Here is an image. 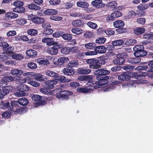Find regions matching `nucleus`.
Listing matches in <instances>:
<instances>
[{"mask_svg": "<svg viewBox=\"0 0 153 153\" xmlns=\"http://www.w3.org/2000/svg\"><path fill=\"white\" fill-rule=\"evenodd\" d=\"M97 61H98V63L99 65L100 68L101 67L102 65H104L106 63L105 61L106 59L105 57L103 56H100L97 58Z\"/></svg>", "mask_w": 153, "mask_h": 153, "instance_id": "nucleus-35", "label": "nucleus"}, {"mask_svg": "<svg viewBox=\"0 0 153 153\" xmlns=\"http://www.w3.org/2000/svg\"><path fill=\"white\" fill-rule=\"evenodd\" d=\"M91 71L90 69H88L86 67L79 68L77 69L78 73L82 75H87L90 73Z\"/></svg>", "mask_w": 153, "mask_h": 153, "instance_id": "nucleus-16", "label": "nucleus"}, {"mask_svg": "<svg viewBox=\"0 0 153 153\" xmlns=\"http://www.w3.org/2000/svg\"><path fill=\"white\" fill-rule=\"evenodd\" d=\"M71 31L73 33L79 35L82 33V30L80 28H74L71 29Z\"/></svg>", "mask_w": 153, "mask_h": 153, "instance_id": "nucleus-41", "label": "nucleus"}, {"mask_svg": "<svg viewBox=\"0 0 153 153\" xmlns=\"http://www.w3.org/2000/svg\"><path fill=\"white\" fill-rule=\"evenodd\" d=\"M76 5L78 7L86 9L89 6V4L86 1H77Z\"/></svg>", "mask_w": 153, "mask_h": 153, "instance_id": "nucleus-28", "label": "nucleus"}, {"mask_svg": "<svg viewBox=\"0 0 153 153\" xmlns=\"http://www.w3.org/2000/svg\"><path fill=\"white\" fill-rule=\"evenodd\" d=\"M53 32V30L51 29H46L43 31L42 33L46 35L51 34Z\"/></svg>", "mask_w": 153, "mask_h": 153, "instance_id": "nucleus-56", "label": "nucleus"}, {"mask_svg": "<svg viewBox=\"0 0 153 153\" xmlns=\"http://www.w3.org/2000/svg\"><path fill=\"white\" fill-rule=\"evenodd\" d=\"M61 47V45H54L48 49L47 52L52 55H56L58 52V49Z\"/></svg>", "mask_w": 153, "mask_h": 153, "instance_id": "nucleus-10", "label": "nucleus"}, {"mask_svg": "<svg viewBox=\"0 0 153 153\" xmlns=\"http://www.w3.org/2000/svg\"><path fill=\"white\" fill-rule=\"evenodd\" d=\"M27 7L30 9L34 10H40L41 8L40 7L34 4H31L28 5Z\"/></svg>", "mask_w": 153, "mask_h": 153, "instance_id": "nucleus-43", "label": "nucleus"}, {"mask_svg": "<svg viewBox=\"0 0 153 153\" xmlns=\"http://www.w3.org/2000/svg\"><path fill=\"white\" fill-rule=\"evenodd\" d=\"M144 49V47L142 45H135L133 48L134 51V55L135 57L139 58L146 56L148 52L145 50Z\"/></svg>", "mask_w": 153, "mask_h": 153, "instance_id": "nucleus-4", "label": "nucleus"}, {"mask_svg": "<svg viewBox=\"0 0 153 153\" xmlns=\"http://www.w3.org/2000/svg\"><path fill=\"white\" fill-rule=\"evenodd\" d=\"M97 52L94 50V51H89L84 53V55L86 56H91L97 54Z\"/></svg>", "mask_w": 153, "mask_h": 153, "instance_id": "nucleus-61", "label": "nucleus"}, {"mask_svg": "<svg viewBox=\"0 0 153 153\" xmlns=\"http://www.w3.org/2000/svg\"><path fill=\"white\" fill-rule=\"evenodd\" d=\"M62 38L65 40L70 41L72 39V36L70 34H65L64 33L62 36Z\"/></svg>", "mask_w": 153, "mask_h": 153, "instance_id": "nucleus-48", "label": "nucleus"}, {"mask_svg": "<svg viewBox=\"0 0 153 153\" xmlns=\"http://www.w3.org/2000/svg\"><path fill=\"white\" fill-rule=\"evenodd\" d=\"M19 104L22 105H26L28 104V100L25 97H22L18 100Z\"/></svg>", "mask_w": 153, "mask_h": 153, "instance_id": "nucleus-32", "label": "nucleus"}, {"mask_svg": "<svg viewBox=\"0 0 153 153\" xmlns=\"http://www.w3.org/2000/svg\"><path fill=\"white\" fill-rule=\"evenodd\" d=\"M38 31L36 29H30L27 31V33L29 35L32 36H36L38 34Z\"/></svg>", "mask_w": 153, "mask_h": 153, "instance_id": "nucleus-46", "label": "nucleus"}, {"mask_svg": "<svg viewBox=\"0 0 153 153\" xmlns=\"http://www.w3.org/2000/svg\"><path fill=\"white\" fill-rule=\"evenodd\" d=\"M77 91L80 93H88L89 92V89L86 87H78L76 89Z\"/></svg>", "mask_w": 153, "mask_h": 153, "instance_id": "nucleus-39", "label": "nucleus"}, {"mask_svg": "<svg viewBox=\"0 0 153 153\" xmlns=\"http://www.w3.org/2000/svg\"><path fill=\"white\" fill-rule=\"evenodd\" d=\"M63 33H64L63 32L58 31L53 33V37L56 38L59 37L60 36L62 37Z\"/></svg>", "mask_w": 153, "mask_h": 153, "instance_id": "nucleus-63", "label": "nucleus"}, {"mask_svg": "<svg viewBox=\"0 0 153 153\" xmlns=\"http://www.w3.org/2000/svg\"><path fill=\"white\" fill-rule=\"evenodd\" d=\"M114 26L118 29L116 30V31L118 33L120 34L126 32V29L123 28L124 25V22L120 20H118L114 22L113 23Z\"/></svg>", "mask_w": 153, "mask_h": 153, "instance_id": "nucleus-7", "label": "nucleus"}, {"mask_svg": "<svg viewBox=\"0 0 153 153\" xmlns=\"http://www.w3.org/2000/svg\"><path fill=\"white\" fill-rule=\"evenodd\" d=\"M62 71L64 75L71 76L75 74L74 69L67 66L63 69Z\"/></svg>", "mask_w": 153, "mask_h": 153, "instance_id": "nucleus-14", "label": "nucleus"}, {"mask_svg": "<svg viewBox=\"0 0 153 153\" xmlns=\"http://www.w3.org/2000/svg\"><path fill=\"white\" fill-rule=\"evenodd\" d=\"M13 87L12 86L6 85L4 87H3L2 91L0 90V91H1L0 94L4 97L5 95L8 94L10 91H12L13 89Z\"/></svg>", "mask_w": 153, "mask_h": 153, "instance_id": "nucleus-11", "label": "nucleus"}, {"mask_svg": "<svg viewBox=\"0 0 153 153\" xmlns=\"http://www.w3.org/2000/svg\"><path fill=\"white\" fill-rule=\"evenodd\" d=\"M60 1V0H50L49 3L52 5H56L59 4Z\"/></svg>", "mask_w": 153, "mask_h": 153, "instance_id": "nucleus-64", "label": "nucleus"}, {"mask_svg": "<svg viewBox=\"0 0 153 153\" xmlns=\"http://www.w3.org/2000/svg\"><path fill=\"white\" fill-rule=\"evenodd\" d=\"M61 53L64 54H67L71 52V48L65 47L62 48L60 50Z\"/></svg>", "mask_w": 153, "mask_h": 153, "instance_id": "nucleus-40", "label": "nucleus"}, {"mask_svg": "<svg viewBox=\"0 0 153 153\" xmlns=\"http://www.w3.org/2000/svg\"><path fill=\"white\" fill-rule=\"evenodd\" d=\"M143 38L146 39H153V35L149 33H145L143 35Z\"/></svg>", "mask_w": 153, "mask_h": 153, "instance_id": "nucleus-58", "label": "nucleus"}, {"mask_svg": "<svg viewBox=\"0 0 153 153\" xmlns=\"http://www.w3.org/2000/svg\"><path fill=\"white\" fill-rule=\"evenodd\" d=\"M45 83L46 85V88L49 89L53 88L55 85L57 83V81L55 80H51L45 81Z\"/></svg>", "mask_w": 153, "mask_h": 153, "instance_id": "nucleus-15", "label": "nucleus"}, {"mask_svg": "<svg viewBox=\"0 0 153 153\" xmlns=\"http://www.w3.org/2000/svg\"><path fill=\"white\" fill-rule=\"evenodd\" d=\"M86 62L89 64V67L91 69H99L100 68L97 59L95 58H91L87 59Z\"/></svg>", "mask_w": 153, "mask_h": 153, "instance_id": "nucleus-9", "label": "nucleus"}, {"mask_svg": "<svg viewBox=\"0 0 153 153\" xmlns=\"http://www.w3.org/2000/svg\"><path fill=\"white\" fill-rule=\"evenodd\" d=\"M0 46L3 48V50L6 52H8L12 55V58L14 59L21 60L24 58V56L22 54H16L12 51L14 50V48L10 46L7 42H0Z\"/></svg>", "mask_w": 153, "mask_h": 153, "instance_id": "nucleus-2", "label": "nucleus"}, {"mask_svg": "<svg viewBox=\"0 0 153 153\" xmlns=\"http://www.w3.org/2000/svg\"><path fill=\"white\" fill-rule=\"evenodd\" d=\"M122 15V13L119 11H116L111 14V16L113 18H114L120 17Z\"/></svg>", "mask_w": 153, "mask_h": 153, "instance_id": "nucleus-51", "label": "nucleus"}, {"mask_svg": "<svg viewBox=\"0 0 153 153\" xmlns=\"http://www.w3.org/2000/svg\"><path fill=\"white\" fill-rule=\"evenodd\" d=\"M145 31V28L141 27L135 28L133 30L134 33L137 35H139L144 33Z\"/></svg>", "mask_w": 153, "mask_h": 153, "instance_id": "nucleus-23", "label": "nucleus"}, {"mask_svg": "<svg viewBox=\"0 0 153 153\" xmlns=\"http://www.w3.org/2000/svg\"><path fill=\"white\" fill-rule=\"evenodd\" d=\"M45 74L48 76L51 77H54L55 78H56L58 74L54 71L50 70L47 71L45 72Z\"/></svg>", "mask_w": 153, "mask_h": 153, "instance_id": "nucleus-38", "label": "nucleus"}, {"mask_svg": "<svg viewBox=\"0 0 153 153\" xmlns=\"http://www.w3.org/2000/svg\"><path fill=\"white\" fill-rule=\"evenodd\" d=\"M140 58L137 57L128 58L127 60V61L131 64H136L139 63L141 61Z\"/></svg>", "mask_w": 153, "mask_h": 153, "instance_id": "nucleus-21", "label": "nucleus"}, {"mask_svg": "<svg viewBox=\"0 0 153 153\" xmlns=\"http://www.w3.org/2000/svg\"><path fill=\"white\" fill-rule=\"evenodd\" d=\"M19 104V102L18 101V100L17 101H13L11 102V103H10V106L11 107L10 110L11 111H15L16 110V108H17V107H18Z\"/></svg>", "mask_w": 153, "mask_h": 153, "instance_id": "nucleus-25", "label": "nucleus"}, {"mask_svg": "<svg viewBox=\"0 0 153 153\" xmlns=\"http://www.w3.org/2000/svg\"><path fill=\"white\" fill-rule=\"evenodd\" d=\"M137 41L133 39H129L126 40L125 42V44L127 46H131L134 45L137 43Z\"/></svg>", "mask_w": 153, "mask_h": 153, "instance_id": "nucleus-36", "label": "nucleus"}, {"mask_svg": "<svg viewBox=\"0 0 153 153\" xmlns=\"http://www.w3.org/2000/svg\"><path fill=\"white\" fill-rule=\"evenodd\" d=\"M142 71H138L134 72L132 74V78L140 79H143L142 76Z\"/></svg>", "mask_w": 153, "mask_h": 153, "instance_id": "nucleus-27", "label": "nucleus"}, {"mask_svg": "<svg viewBox=\"0 0 153 153\" xmlns=\"http://www.w3.org/2000/svg\"><path fill=\"white\" fill-rule=\"evenodd\" d=\"M37 62L40 65H48L50 63L49 62L47 59H42L37 60Z\"/></svg>", "mask_w": 153, "mask_h": 153, "instance_id": "nucleus-52", "label": "nucleus"}, {"mask_svg": "<svg viewBox=\"0 0 153 153\" xmlns=\"http://www.w3.org/2000/svg\"><path fill=\"white\" fill-rule=\"evenodd\" d=\"M110 71L106 70L100 69L96 70L94 74L97 75L94 80L92 77L90 75H86L85 81L89 82H93L95 83L96 85L94 86L95 88H98L100 86H106L108 84V80L109 77L108 76H102L109 74Z\"/></svg>", "mask_w": 153, "mask_h": 153, "instance_id": "nucleus-1", "label": "nucleus"}, {"mask_svg": "<svg viewBox=\"0 0 153 153\" xmlns=\"http://www.w3.org/2000/svg\"><path fill=\"white\" fill-rule=\"evenodd\" d=\"M84 47L87 49H95L96 45L94 42H91L85 44Z\"/></svg>", "mask_w": 153, "mask_h": 153, "instance_id": "nucleus-33", "label": "nucleus"}, {"mask_svg": "<svg viewBox=\"0 0 153 153\" xmlns=\"http://www.w3.org/2000/svg\"><path fill=\"white\" fill-rule=\"evenodd\" d=\"M134 68V66L129 65L125 66L123 67V69L124 70L128 71H132Z\"/></svg>", "mask_w": 153, "mask_h": 153, "instance_id": "nucleus-55", "label": "nucleus"}, {"mask_svg": "<svg viewBox=\"0 0 153 153\" xmlns=\"http://www.w3.org/2000/svg\"><path fill=\"white\" fill-rule=\"evenodd\" d=\"M94 50L97 53H105L106 51V47L103 46H98L95 47Z\"/></svg>", "mask_w": 153, "mask_h": 153, "instance_id": "nucleus-18", "label": "nucleus"}, {"mask_svg": "<svg viewBox=\"0 0 153 153\" xmlns=\"http://www.w3.org/2000/svg\"><path fill=\"white\" fill-rule=\"evenodd\" d=\"M54 79L56 80L59 81L61 82H66V79L65 77L63 76H62L61 75H57L56 78H55Z\"/></svg>", "mask_w": 153, "mask_h": 153, "instance_id": "nucleus-45", "label": "nucleus"}, {"mask_svg": "<svg viewBox=\"0 0 153 153\" xmlns=\"http://www.w3.org/2000/svg\"><path fill=\"white\" fill-rule=\"evenodd\" d=\"M11 113L8 111H5L1 114V116L7 119L11 117Z\"/></svg>", "mask_w": 153, "mask_h": 153, "instance_id": "nucleus-50", "label": "nucleus"}, {"mask_svg": "<svg viewBox=\"0 0 153 153\" xmlns=\"http://www.w3.org/2000/svg\"><path fill=\"white\" fill-rule=\"evenodd\" d=\"M126 53L125 52L119 53L117 54V58L113 61L114 64L117 65H122L125 62V60L123 56H126Z\"/></svg>", "mask_w": 153, "mask_h": 153, "instance_id": "nucleus-8", "label": "nucleus"}, {"mask_svg": "<svg viewBox=\"0 0 153 153\" xmlns=\"http://www.w3.org/2000/svg\"><path fill=\"white\" fill-rule=\"evenodd\" d=\"M18 91L14 93V94L16 97H23L25 95V92L27 91L29 89V87L25 84H21L17 87Z\"/></svg>", "mask_w": 153, "mask_h": 153, "instance_id": "nucleus-5", "label": "nucleus"}, {"mask_svg": "<svg viewBox=\"0 0 153 153\" xmlns=\"http://www.w3.org/2000/svg\"><path fill=\"white\" fill-rule=\"evenodd\" d=\"M72 25L76 27H82L83 25V22L81 20H74L72 23Z\"/></svg>", "mask_w": 153, "mask_h": 153, "instance_id": "nucleus-26", "label": "nucleus"}, {"mask_svg": "<svg viewBox=\"0 0 153 153\" xmlns=\"http://www.w3.org/2000/svg\"><path fill=\"white\" fill-rule=\"evenodd\" d=\"M87 25H88V26H89L90 27L93 29H95L97 27V24L95 23L91 22H88L87 23Z\"/></svg>", "mask_w": 153, "mask_h": 153, "instance_id": "nucleus-57", "label": "nucleus"}, {"mask_svg": "<svg viewBox=\"0 0 153 153\" xmlns=\"http://www.w3.org/2000/svg\"><path fill=\"white\" fill-rule=\"evenodd\" d=\"M124 41L121 39L115 40L112 42V44H113L114 46H120L122 45Z\"/></svg>", "mask_w": 153, "mask_h": 153, "instance_id": "nucleus-44", "label": "nucleus"}, {"mask_svg": "<svg viewBox=\"0 0 153 153\" xmlns=\"http://www.w3.org/2000/svg\"><path fill=\"white\" fill-rule=\"evenodd\" d=\"M4 79L6 81L7 83L8 82H11L13 81L16 80L18 79L14 76H6L4 78Z\"/></svg>", "mask_w": 153, "mask_h": 153, "instance_id": "nucleus-37", "label": "nucleus"}, {"mask_svg": "<svg viewBox=\"0 0 153 153\" xmlns=\"http://www.w3.org/2000/svg\"><path fill=\"white\" fill-rule=\"evenodd\" d=\"M27 66L29 68L35 69L37 67V65L33 62H30L28 63Z\"/></svg>", "mask_w": 153, "mask_h": 153, "instance_id": "nucleus-54", "label": "nucleus"}, {"mask_svg": "<svg viewBox=\"0 0 153 153\" xmlns=\"http://www.w3.org/2000/svg\"><path fill=\"white\" fill-rule=\"evenodd\" d=\"M76 57L77 58H83L84 56V53L82 52L79 51H77L76 52Z\"/></svg>", "mask_w": 153, "mask_h": 153, "instance_id": "nucleus-59", "label": "nucleus"}, {"mask_svg": "<svg viewBox=\"0 0 153 153\" xmlns=\"http://www.w3.org/2000/svg\"><path fill=\"white\" fill-rule=\"evenodd\" d=\"M91 4L97 8L103 7L105 4L102 3V0H95L92 1Z\"/></svg>", "mask_w": 153, "mask_h": 153, "instance_id": "nucleus-12", "label": "nucleus"}, {"mask_svg": "<svg viewBox=\"0 0 153 153\" xmlns=\"http://www.w3.org/2000/svg\"><path fill=\"white\" fill-rule=\"evenodd\" d=\"M119 80L122 81H128L131 78V76L129 75L126 72H123L122 74L118 76Z\"/></svg>", "mask_w": 153, "mask_h": 153, "instance_id": "nucleus-13", "label": "nucleus"}, {"mask_svg": "<svg viewBox=\"0 0 153 153\" xmlns=\"http://www.w3.org/2000/svg\"><path fill=\"white\" fill-rule=\"evenodd\" d=\"M58 11L57 10L53 9H47L44 11V13L45 14L49 16L56 15Z\"/></svg>", "mask_w": 153, "mask_h": 153, "instance_id": "nucleus-19", "label": "nucleus"}, {"mask_svg": "<svg viewBox=\"0 0 153 153\" xmlns=\"http://www.w3.org/2000/svg\"><path fill=\"white\" fill-rule=\"evenodd\" d=\"M78 65V61L77 60H74L69 61L67 66L72 68L76 67Z\"/></svg>", "mask_w": 153, "mask_h": 153, "instance_id": "nucleus-31", "label": "nucleus"}, {"mask_svg": "<svg viewBox=\"0 0 153 153\" xmlns=\"http://www.w3.org/2000/svg\"><path fill=\"white\" fill-rule=\"evenodd\" d=\"M27 82L28 83L34 87H37L39 86V83L38 82L33 81H27Z\"/></svg>", "mask_w": 153, "mask_h": 153, "instance_id": "nucleus-60", "label": "nucleus"}, {"mask_svg": "<svg viewBox=\"0 0 153 153\" xmlns=\"http://www.w3.org/2000/svg\"><path fill=\"white\" fill-rule=\"evenodd\" d=\"M16 23L21 25H22L25 24L27 22V20L25 18H18L16 19Z\"/></svg>", "mask_w": 153, "mask_h": 153, "instance_id": "nucleus-42", "label": "nucleus"}, {"mask_svg": "<svg viewBox=\"0 0 153 153\" xmlns=\"http://www.w3.org/2000/svg\"><path fill=\"white\" fill-rule=\"evenodd\" d=\"M36 79L39 82H43L45 81V79H48V78L46 76L44 77V76L42 75V74H37L35 76Z\"/></svg>", "mask_w": 153, "mask_h": 153, "instance_id": "nucleus-30", "label": "nucleus"}, {"mask_svg": "<svg viewBox=\"0 0 153 153\" xmlns=\"http://www.w3.org/2000/svg\"><path fill=\"white\" fill-rule=\"evenodd\" d=\"M24 4L23 2L20 1H15L13 3V5L16 7L13 9V11L15 12L19 13H24L25 11V8L23 7Z\"/></svg>", "mask_w": 153, "mask_h": 153, "instance_id": "nucleus-6", "label": "nucleus"}, {"mask_svg": "<svg viewBox=\"0 0 153 153\" xmlns=\"http://www.w3.org/2000/svg\"><path fill=\"white\" fill-rule=\"evenodd\" d=\"M69 60V59L67 57L62 56L59 57L56 63L58 65H61L64 63L68 62Z\"/></svg>", "mask_w": 153, "mask_h": 153, "instance_id": "nucleus-17", "label": "nucleus"}, {"mask_svg": "<svg viewBox=\"0 0 153 153\" xmlns=\"http://www.w3.org/2000/svg\"><path fill=\"white\" fill-rule=\"evenodd\" d=\"M33 100L36 102H39L42 100V97L38 95H33L32 96Z\"/></svg>", "mask_w": 153, "mask_h": 153, "instance_id": "nucleus-49", "label": "nucleus"}, {"mask_svg": "<svg viewBox=\"0 0 153 153\" xmlns=\"http://www.w3.org/2000/svg\"><path fill=\"white\" fill-rule=\"evenodd\" d=\"M61 87V85H60L59 87L56 88L53 90L54 93H56V98L59 99H69V97L72 95L73 92L67 90H62Z\"/></svg>", "mask_w": 153, "mask_h": 153, "instance_id": "nucleus-3", "label": "nucleus"}, {"mask_svg": "<svg viewBox=\"0 0 153 153\" xmlns=\"http://www.w3.org/2000/svg\"><path fill=\"white\" fill-rule=\"evenodd\" d=\"M27 109V107L25 106L23 107H20L19 108H16V111L14 112H16L18 114H20L23 112H24V111H26V110Z\"/></svg>", "mask_w": 153, "mask_h": 153, "instance_id": "nucleus-47", "label": "nucleus"}, {"mask_svg": "<svg viewBox=\"0 0 153 153\" xmlns=\"http://www.w3.org/2000/svg\"><path fill=\"white\" fill-rule=\"evenodd\" d=\"M26 54L28 56L30 57H35L37 54V52L33 49H29L26 52Z\"/></svg>", "mask_w": 153, "mask_h": 153, "instance_id": "nucleus-20", "label": "nucleus"}, {"mask_svg": "<svg viewBox=\"0 0 153 153\" xmlns=\"http://www.w3.org/2000/svg\"><path fill=\"white\" fill-rule=\"evenodd\" d=\"M5 16L11 19H15L17 18L18 16V14L13 12H10L6 13Z\"/></svg>", "mask_w": 153, "mask_h": 153, "instance_id": "nucleus-34", "label": "nucleus"}, {"mask_svg": "<svg viewBox=\"0 0 153 153\" xmlns=\"http://www.w3.org/2000/svg\"><path fill=\"white\" fill-rule=\"evenodd\" d=\"M0 107L3 109H11L10 104L8 102L1 101L0 103Z\"/></svg>", "mask_w": 153, "mask_h": 153, "instance_id": "nucleus-22", "label": "nucleus"}, {"mask_svg": "<svg viewBox=\"0 0 153 153\" xmlns=\"http://www.w3.org/2000/svg\"><path fill=\"white\" fill-rule=\"evenodd\" d=\"M45 21L44 19L40 17H36L35 16L33 19V20H32L33 22L37 24H41L42 23H44Z\"/></svg>", "mask_w": 153, "mask_h": 153, "instance_id": "nucleus-24", "label": "nucleus"}, {"mask_svg": "<svg viewBox=\"0 0 153 153\" xmlns=\"http://www.w3.org/2000/svg\"><path fill=\"white\" fill-rule=\"evenodd\" d=\"M117 2L115 1H112L108 3V6L111 8H115L117 5Z\"/></svg>", "mask_w": 153, "mask_h": 153, "instance_id": "nucleus-62", "label": "nucleus"}, {"mask_svg": "<svg viewBox=\"0 0 153 153\" xmlns=\"http://www.w3.org/2000/svg\"><path fill=\"white\" fill-rule=\"evenodd\" d=\"M24 73L23 71L17 69H13L11 70L10 74L13 76L21 75Z\"/></svg>", "mask_w": 153, "mask_h": 153, "instance_id": "nucleus-29", "label": "nucleus"}, {"mask_svg": "<svg viewBox=\"0 0 153 153\" xmlns=\"http://www.w3.org/2000/svg\"><path fill=\"white\" fill-rule=\"evenodd\" d=\"M106 41V39L104 37H99L96 40V42L97 43H104Z\"/></svg>", "mask_w": 153, "mask_h": 153, "instance_id": "nucleus-53", "label": "nucleus"}]
</instances>
